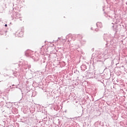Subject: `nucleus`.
I'll list each match as a JSON object with an SVG mask.
<instances>
[{
	"instance_id": "nucleus-1",
	"label": "nucleus",
	"mask_w": 127,
	"mask_h": 127,
	"mask_svg": "<svg viewBox=\"0 0 127 127\" xmlns=\"http://www.w3.org/2000/svg\"><path fill=\"white\" fill-rule=\"evenodd\" d=\"M17 33H20V34H21L22 35H23V30H18V31L17 32Z\"/></svg>"
},
{
	"instance_id": "nucleus-2",
	"label": "nucleus",
	"mask_w": 127,
	"mask_h": 127,
	"mask_svg": "<svg viewBox=\"0 0 127 127\" xmlns=\"http://www.w3.org/2000/svg\"><path fill=\"white\" fill-rule=\"evenodd\" d=\"M5 26H7V24H5Z\"/></svg>"
}]
</instances>
